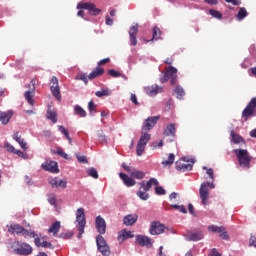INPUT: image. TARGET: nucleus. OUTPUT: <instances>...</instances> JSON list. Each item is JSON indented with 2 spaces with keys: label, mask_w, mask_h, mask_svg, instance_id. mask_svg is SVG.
Masks as SVG:
<instances>
[{
  "label": "nucleus",
  "mask_w": 256,
  "mask_h": 256,
  "mask_svg": "<svg viewBox=\"0 0 256 256\" xmlns=\"http://www.w3.org/2000/svg\"><path fill=\"white\" fill-rule=\"evenodd\" d=\"M236 159H238V164L243 169H251V161L253 157L249 154V151L245 149H234Z\"/></svg>",
  "instance_id": "1"
},
{
  "label": "nucleus",
  "mask_w": 256,
  "mask_h": 256,
  "mask_svg": "<svg viewBox=\"0 0 256 256\" xmlns=\"http://www.w3.org/2000/svg\"><path fill=\"white\" fill-rule=\"evenodd\" d=\"M76 221L78 222V239H81L83 237V233H85V225L87 224V221L85 220V209L84 208H78L76 211Z\"/></svg>",
  "instance_id": "2"
},
{
  "label": "nucleus",
  "mask_w": 256,
  "mask_h": 256,
  "mask_svg": "<svg viewBox=\"0 0 256 256\" xmlns=\"http://www.w3.org/2000/svg\"><path fill=\"white\" fill-rule=\"evenodd\" d=\"M170 80L171 85H176L177 83V68L173 66H168L165 68V73L162 78H160L161 83H167Z\"/></svg>",
  "instance_id": "3"
},
{
  "label": "nucleus",
  "mask_w": 256,
  "mask_h": 256,
  "mask_svg": "<svg viewBox=\"0 0 256 256\" xmlns=\"http://www.w3.org/2000/svg\"><path fill=\"white\" fill-rule=\"evenodd\" d=\"M149 141H151V134L147 132H142L136 146V153L138 157H141V155H143V153L145 152V147H147Z\"/></svg>",
  "instance_id": "4"
},
{
  "label": "nucleus",
  "mask_w": 256,
  "mask_h": 256,
  "mask_svg": "<svg viewBox=\"0 0 256 256\" xmlns=\"http://www.w3.org/2000/svg\"><path fill=\"white\" fill-rule=\"evenodd\" d=\"M209 187L210 189H215V184L213 182H204L200 186V199H202L204 205H209Z\"/></svg>",
  "instance_id": "5"
},
{
  "label": "nucleus",
  "mask_w": 256,
  "mask_h": 256,
  "mask_svg": "<svg viewBox=\"0 0 256 256\" xmlns=\"http://www.w3.org/2000/svg\"><path fill=\"white\" fill-rule=\"evenodd\" d=\"M15 245H17L18 248L14 249V253L16 255H31L33 253V247L27 243L16 241Z\"/></svg>",
  "instance_id": "6"
},
{
  "label": "nucleus",
  "mask_w": 256,
  "mask_h": 256,
  "mask_svg": "<svg viewBox=\"0 0 256 256\" xmlns=\"http://www.w3.org/2000/svg\"><path fill=\"white\" fill-rule=\"evenodd\" d=\"M255 110H256V99L252 98L242 112V117L244 121H248L249 117H253Z\"/></svg>",
  "instance_id": "7"
},
{
  "label": "nucleus",
  "mask_w": 256,
  "mask_h": 256,
  "mask_svg": "<svg viewBox=\"0 0 256 256\" xmlns=\"http://www.w3.org/2000/svg\"><path fill=\"white\" fill-rule=\"evenodd\" d=\"M50 91L55 99L61 101V88H59V79H57L55 76L51 78Z\"/></svg>",
  "instance_id": "8"
},
{
  "label": "nucleus",
  "mask_w": 256,
  "mask_h": 256,
  "mask_svg": "<svg viewBox=\"0 0 256 256\" xmlns=\"http://www.w3.org/2000/svg\"><path fill=\"white\" fill-rule=\"evenodd\" d=\"M77 9H87L90 13V15H99L101 13V9L95 7V4L90 2H80L77 5Z\"/></svg>",
  "instance_id": "9"
},
{
  "label": "nucleus",
  "mask_w": 256,
  "mask_h": 256,
  "mask_svg": "<svg viewBox=\"0 0 256 256\" xmlns=\"http://www.w3.org/2000/svg\"><path fill=\"white\" fill-rule=\"evenodd\" d=\"M160 116H152L148 117L143 126H142V133H145L144 131H151L155 125H157V122L159 121Z\"/></svg>",
  "instance_id": "10"
},
{
  "label": "nucleus",
  "mask_w": 256,
  "mask_h": 256,
  "mask_svg": "<svg viewBox=\"0 0 256 256\" xmlns=\"http://www.w3.org/2000/svg\"><path fill=\"white\" fill-rule=\"evenodd\" d=\"M149 232L150 235H161L162 233H165V225L161 222L154 221L150 225Z\"/></svg>",
  "instance_id": "11"
},
{
  "label": "nucleus",
  "mask_w": 256,
  "mask_h": 256,
  "mask_svg": "<svg viewBox=\"0 0 256 256\" xmlns=\"http://www.w3.org/2000/svg\"><path fill=\"white\" fill-rule=\"evenodd\" d=\"M31 85H32L31 90L26 91L24 93V97H25L26 101L29 103V105H34L35 100L33 99V97L35 96V85H37V80L32 79Z\"/></svg>",
  "instance_id": "12"
},
{
  "label": "nucleus",
  "mask_w": 256,
  "mask_h": 256,
  "mask_svg": "<svg viewBox=\"0 0 256 256\" xmlns=\"http://www.w3.org/2000/svg\"><path fill=\"white\" fill-rule=\"evenodd\" d=\"M41 167L44 169V171H49L50 173H59V167L55 161L46 160L44 163H42Z\"/></svg>",
  "instance_id": "13"
},
{
  "label": "nucleus",
  "mask_w": 256,
  "mask_h": 256,
  "mask_svg": "<svg viewBox=\"0 0 256 256\" xmlns=\"http://www.w3.org/2000/svg\"><path fill=\"white\" fill-rule=\"evenodd\" d=\"M49 184L53 189H59V187L61 189H67V180L59 179L57 177L51 178Z\"/></svg>",
  "instance_id": "14"
},
{
  "label": "nucleus",
  "mask_w": 256,
  "mask_h": 256,
  "mask_svg": "<svg viewBox=\"0 0 256 256\" xmlns=\"http://www.w3.org/2000/svg\"><path fill=\"white\" fill-rule=\"evenodd\" d=\"M208 231H211L212 233H219V236L222 239H229V235H227V232L225 231V227L221 226H215V225H210L208 227Z\"/></svg>",
  "instance_id": "15"
},
{
  "label": "nucleus",
  "mask_w": 256,
  "mask_h": 256,
  "mask_svg": "<svg viewBox=\"0 0 256 256\" xmlns=\"http://www.w3.org/2000/svg\"><path fill=\"white\" fill-rule=\"evenodd\" d=\"M96 229L100 235H105V232L107 231V223H105V219L101 216L96 217Z\"/></svg>",
  "instance_id": "16"
},
{
  "label": "nucleus",
  "mask_w": 256,
  "mask_h": 256,
  "mask_svg": "<svg viewBox=\"0 0 256 256\" xmlns=\"http://www.w3.org/2000/svg\"><path fill=\"white\" fill-rule=\"evenodd\" d=\"M13 118V110H8L6 112L0 111V122L2 125H9V122Z\"/></svg>",
  "instance_id": "17"
},
{
  "label": "nucleus",
  "mask_w": 256,
  "mask_h": 256,
  "mask_svg": "<svg viewBox=\"0 0 256 256\" xmlns=\"http://www.w3.org/2000/svg\"><path fill=\"white\" fill-rule=\"evenodd\" d=\"M119 177L123 181L124 185H126V187H133L137 183V181H135L132 176L129 177V175L123 172H120Z\"/></svg>",
  "instance_id": "18"
},
{
  "label": "nucleus",
  "mask_w": 256,
  "mask_h": 256,
  "mask_svg": "<svg viewBox=\"0 0 256 256\" xmlns=\"http://www.w3.org/2000/svg\"><path fill=\"white\" fill-rule=\"evenodd\" d=\"M8 227V233L11 235H21L25 231V227L20 224H10Z\"/></svg>",
  "instance_id": "19"
},
{
  "label": "nucleus",
  "mask_w": 256,
  "mask_h": 256,
  "mask_svg": "<svg viewBox=\"0 0 256 256\" xmlns=\"http://www.w3.org/2000/svg\"><path fill=\"white\" fill-rule=\"evenodd\" d=\"M205 237V235H203L202 231H197V232H187V241H201V239H203Z\"/></svg>",
  "instance_id": "20"
},
{
  "label": "nucleus",
  "mask_w": 256,
  "mask_h": 256,
  "mask_svg": "<svg viewBox=\"0 0 256 256\" xmlns=\"http://www.w3.org/2000/svg\"><path fill=\"white\" fill-rule=\"evenodd\" d=\"M137 219H139V216L137 214H128L124 217L123 223L127 227H131L132 225H135V223H137Z\"/></svg>",
  "instance_id": "21"
},
{
  "label": "nucleus",
  "mask_w": 256,
  "mask_h": 256,
  "mask_svg": "<svg viewBox=\"0 0 256 256\" xmlns=\"http://www.w3.org/2000/svg\"><path fill=\"white\" fill-rule=\"evenodd\" d=\"M136 243L141 247H151V238L143 235L136 236Z\"/></svg>",
  "instance_id": "22"
},
{
  "label": "nucleus",
  "mask_w": 256,
  "mask_h": 256,
  "mask_svg": "<svg viewBox=\"0 0 256 256\" xmlns=\"http://www.w3.org/2000/svg\"><path fill=\"white\" fill-rule=\"evenodd\" d=\"M145 91L147 95H149L150 97H155L157 93H163V87L154 85V86L145 88Z\"/></svg>",
  "instance_id": "23"
},
{
  "label": "nucleus",
  "mask_w": 256,
  "mask_h": 256,
  "mask_svg": "<svg viewBox=\"0 0 256 256\" xmlns=\"http://www.w3.org/2000/svg\"><path fill=\"white\" fill-rule=\"evenodd\" d=\"M153 185H159V181H157L155 178H150L146 184L145 182L140 183V187L143 189V191H151Z\"/></svg>",
  "instance_id": "24"
},
{
  "label": "nucleus",
  "mask_w": 256,
  "mask_h": 256,
  "mask_svg": "<svg viewBox=\"0 0 256 256\" xmlns=\"http://www.w3.org/2000/svg\"><path fill=\"white\" fill-rule=\"evenodd\" d=\"M137 31H139V26L137 24L130 28L129 35L131 45H137Z\"/></svg>",
  "instance_id": "25"
},
{
  "label": "nucleus",
  "mask_w": 256,
  "mask_h": 256,
  "mask_svg": "<svg viewBox=\"0 0 256 256\" xmlns=\"http://www.w3.org/2000/svg\"><path fill=\"white\" fill-rule=\"evenodd\" d=\"M177 171H191L193 169V165L186 164L185 160H180L176 162Z\"/></svg>",
  "instance_id": "26"
},
{
  "label": "nucleus",
  "mask_w": 256,
  "mask_h": 256,
  "mask_svg": "<svg viewBox=\"0 0 256 256\" xmlns=\"http://www.w3.org/2000/svg\"><path fill=\"white\" fill-rule=\"evenodd\" d=\"M103 73H105V69H103L102 67L97 66V67L88 75V79H90V81H93V79H97V77H101V75H103Z\"/></svg>",
  "instance_id": "27"
},
{
  "label": "nucleus",
  "mask_w": 256,
  "mask_h": 256,
  "mask_svg": "<svg viewBox=\"0 0 256 256\" xmlns=\"http://www.w3.org/2000/svg\"><path fill=\"white\" fill-rule=\"evenodd\" d=\"M133 237H135V235H133V232L122 230L118 235V241H120V243H123V241L127 239H133Z\"/></svg>",
  "instance_id": "28"
},
{
  "label": "nucleus",
  "mask_w": 256,
  "mask_h": 256,
  "mask_svg": "<svg viewBox=\"0 0 256 256\" xmlns=\"http://www.w3.org/2000/svg\"><path fill=\"white\" fill-rule=\"evenodd\" d=\"M60 229H61V222L56 221V222L52 223V225L48 229V233H52V235L55 237V236H57V233H59Z\"/></svg>",
  "instance_id": "29"
},
{
  "label": "nucleus",
  "mask_w": 256,
  "mask_h": 256,
  "mask_svg": "<svg viewBox=\"0 0 256 256\" xmlns=\"http://www.w3.org/2000/svg\"><path fill=\"white\" fill-rule=\"evenodd\" d=\"M175 124L171 123L167 125L166 129L164 130V136L165 137H175Z\"/></svg>",
  "instance_id": "30"
},
{
  "label": "nucleus",
  "mask_w": 256,
  "mask_h": 256,
  "mask_svg": "<svg viewBox=\"0 0 256 256\" xmlns=\"http://www.w3.org/2000/svg\"><path fill=\"white\" fill-rule=\"evenodd\" d=\"M46 117L49 119V121H52V123H57V112L51 110V108L47 110Z\"/></svg>",
  "instance_id": "31"
},
{
  "label": "nucleus",
  "mask_w": 256,
  "mask_h": 256,
  "mask_svg": "<svg viewBox=\"0 0 256 256\" xmlns=\"http://www.w3.org/2000/svg\"><path fill=\"white\" fill-rule=\"evenodd\" d=\"M130 176L132 179H145V172L133 169Z\"/></svg>",
  "instance_id": "32"
},
{
  "label": "nucleus",
  "mask_w": 256,
  "mask_h": 256,
  "mask_svg": "<svg viewBox=\"0 0 256 256\" xmlns=\"http://www.w3.org/2000/svg\"><path fill=\"white\" fill-rule=\"evenodd\" d=\"M74 113L75 115H77L78 117H87V111H85V109H83V107L76 105L74 107Z\"/></svg>",
  "instance_id": "33"
},
{
  "label": "nucleus",
  "mask_w": 256,
  "mask_h": 256,
  "mask_svg": "<svg viewBox=\"0 0 256 256\" xmlns=\"http://www.w3.org/2000/svg\"><path fill=\"white\" fill-rule=\"evenodd\" d=\"M58 129L60 133L66 137L71 145V143H73V139H71V136H69V130H67L63 125H58Z\"/></svg>",
  "instance_id": "34"
},
{
  "label": "nucleus",
  "mask_w": 256,
  "mask_h": 256,
  "mask_svg": "<svg viewBox=\"0 0 256 256\" xmlns=\"http://www.w3.org/2000/svg\"><path fill=\"white\" fill-rule=\"evenodd\" d=\"M173 163H175V154L173 153L169 154L168 160L162 161V165H164V167H171Z\"/></svg>",
  "instance_id": "35"
},
{
  "label": "nucleus",
  "mask_w": 256,
  "mask_h": 256,
  "mask_svg": "<svg viewBox=\"0 0 256 256\" xmlns=\"http://www.w3.org/2000/svg\"><path fill=\"white\" fill-rule=\"evenodd\" d=\"M230 135H231L232 142L235 143L236 145L239 143H243L244 141L243 137H241L239 134L232 131Z\"/></svg>",
  "instance_id": "36"
},
{
  "label": "nucleus",
  "mask_w": 256,
  "mask_h": 256,
  "mask_svg": "<svg viewBox=\"0 0 256 256\" xmlns=\"http://www.w3.org/2000/svg\"><path fill=\"white\" fill-rule=\"evenodd\" d=\"M86 173L89 177H92V179H99V173L97 172V169L94 167L88 168L86 170Z\"/></svg>",
  "instance_id": "37"
},
{
  "label": "nucleus",
  "mask_w": 256,
  "mask_h": 256,
  "mask_svg": "<svg viewBox=\"0 0 256 256\" xmlns=\"http://www.w3.org/2000/svg\"><path fill=\"white\" fill-rule=\"evenodd\" d=\"M143 188L140 187L139 191L136 193L137 197L141 199L142 201H147L149 199V194L145 190H141Z\"/></svg>",
  "instance_id": "38"
},
{
  "label": "nucleus",
  "mask_w": 256,
  "mask_h": 256,
  "mask_svg": "<svg viewBox=\"0 0 256 256\" xmlns=\"http://www.w3.org/2000/svg\"><path fill=\"white\" fill-rule=\"evenodd\" d=\"M96 245H97L98 248L108 246L107 242L105 241V238H103V236H101V235H98L96 237Z\"/></svg>",
  "instance_id": "39"
},
{
  "label": "nucleus",
  "mask_w": 256,
  "mask_h": 256,
  "mask_svg": "<svg viewBox=\"0 0 256 256\" xmlns=\"http://www.w3.org/2000/svg\"><path fill=\"white\" fill-rule=\"evenodd\" d=\"M96 97H109L111 95V90L109 89H102L95 93Z\"/></svg>",
  "instance_id": "40"
},
{
  "label": "nucleus",
  "mask_w": 256,
  "mask_h": 256,
  "mask_svg": "<svg viewBox=\"0 0 256 256\" xmlns=\"http://www.w3.org/2000/svg\"><path fill=\"white\" fill-rule=\"evenodd\" d=\"M175 93L177 95V99H183V97H185V90L181 86H177L175 88Z\"/></svg>",
  "instance_id": "41"
},
{
  "label": "nucleus",
  "mask_w": 256,
  "mask_h": 256,
  "mask_svg": "<svg viewBox=\"0 0 256 256\" xmlns=\"http://www.w3.org/2000/svg\"><path fill=\"white\" fill-rule=\"evenodd\" d=\"M97 137H98V141H100V143H107V136L105 135L103 130L97 131Z\"/></svg>",
  "instance_id": "42"
},
{
  "label": "nucleus",
  "mask_w": 256,
  "mask_h": 256,
  "mask_svg": "<svg viewBox=\"0 0 256 256\" xmlns=\"http://www.w3.org/2000/svg\"><path fill=\"white\" fill-rule=\"evenodd\" d=\"M98 251H100V253L103 256L111 255V250L109 249V246H102V247L98 248Z\"/></svg>",
  "instance_id": "43"
},
{
  "label": "nucleus",
  "mask_w": 256,
  "mask_h": 256,
  "mask_svg": "<svg viewBox=\"0 0 256 256\" xmlns=\"http://www.w3.org/2000/svg\"><path fill=\"white\" fill-rule=\"evenodd\" d=\"M247 17V10L245 8H241L237 14L238 21H243V18Z\"/></svg>",
  "instance_id": "44"
},
{
  "label": "nucleus",
  "mask_w": 256,
  "mask_h": 256,
  "mask_svg": "<svg viewBox=\"0 0 256 256\" xmlns=\"http://www.w3.org/2000/svg\"><path fill=\"white\" fill-rule=\"evenodd\" d=\"M95 102H93V100H91L89 103H88V111L90 113V115H93V113H97V110L95 109Z\"/></svg>",
  "instance_id": "45"
},
{
  "label": "nucleus",
  "mask_w": 256,
  "mask_h": 256,
  "mask_svg": "<svg viewBox=\"0 0 256 256\" xmlns=\"http://www.w3.org/2000/svg\"><path fill=\"white\" fill-rule=\"evenodd\" d=\"M160 37H161V29H159L158 27H154L153 39H155L157 41V39H159Z\"/></svg>",
  "instance_id": "46"
},
{
  "label": "nucleus",
  "mask_w": 256,
  "mask_h": 256,
  "mask_svg": "<svg viewBox=\"0 0 256 256\" xmlns=\"http://www.w3.org/2000/svg\"><path fill=\"white\" fill-rule=\"evenodd\" d=\"M48 202L50 203V205L57 206V197H55V194H50L48 196Z\"/></svg>",
  "instance_id": "47"
},
{
  "label": "nucleus",
  "mask_w": 256,
  "mask_h": 256,
  "mask_svg": "<svg viewBox=\"0 0 256 256\" xmlns=\"http://www.w3.org/2000/svg\"><path fill=\"white\" fill-rule=\"evenodd\" d=\"M108 75H110V77H114V78H118V77L122 76L121 72L113 70V69L108 71Z\"/></svg>",
  "instance_id": "48"
},
{
  "label": "nucleus",
  "mask_w": 256,
  "mask_h": 256,
  "mask_svg": "<svg viewBox=\"0 0 256 256\" xmlns=\"http://www.w3.org/2000/svg\"><path fill=\"white\" fill-rule=\"evenodd\" d=\"M210 15L213 16L215 19H221V17H223V15L221 14V12L217 11V10H210L209 11Z\"/></svg>",
  "instance_id": "49"
},
{
  "label": "nucleus",
  "mask_w": 256,
  "mask_h": 256,
  "mask_svg": "<svg viewBox=\"0 0 256 256\" xmlns=\"http://www.w3.org/2000/svg\"><path fill=\"white\" fill-rule=\"evenodd\" d=\"M54 153H56V155H59L63 159H67V157H68L67 153H65V151H63V148H57V150Z\"/></svg>",
  "instance_id": "50"
},
{
  "label": "nucleus",
  "mask_w": 256,
  "mask_h": 256,
  "mask_svg": "<svg viewBox=\"0 0 256 256\" xmlns=\"http://www.w3.org/2000/svg\"><path fill=\"white\" fill-rule=\"evenodd\" d=\"M203 170L206 171L207 175H209L210 179L213 181V179H215V176H214V172H213V169L210 168V169H207V166H204L203 167Z\"/></svg>",
  "instance_id": "51"
},
{
  "label": "nucleus",
  "mask_w": 256,
  "mask_h": 256,
  "mask_svg": "<svg viewBox=\"0 0 256 256\" xmlns=\"http://www.w3.org/2000/svg\"><path fill=\"white\" fill-rule=\"evenodd\" d=\"M155 193H156V195H165L166 191H165L164 187L157 186L155 188Z\"/></svg>",
  "instance_id": "52"
},
{
  "label": "nucleus",
  "mask_w": 256,
  "mask_h": 256,
  "mask_svg": "<svg viewBox=\"0 0 256 256\" xmlns=\"http://www.w3.org/2000/svg\"><path fill=\"white\" fill-rule=\"evenodd\" d=\"M79 163L87 164L89 163V160H87V156H81L79 154L76 155Z\"/></svg>",
  "instance_id": "53"
},
{
  "label": "nucleus",
  "mask_w": 256,
  "mask_h": 256,
  "mask_svg": "<svg viewBox=\"0 0 256 256\" xmlns=\"http://www.w3.org/2000/svg\"><path fill=\"white\" fill-rule=\"evenodd\" d=\"M59 237L60 239H71L73 237V233L71 232L61 233Z\"/></svg>",
  "instance_id": "54"
},
{
  "label": "nucleus",
  "mask_w": 256,
  "mask_h": 256,
  "mask_svg": "<svg viewBox=\"0 0 256 256\" xmlns=\"http://www.w3.org/2000/svg\"><path fill=\"white\" fill-rule=\"evenodd\" d=\"M6 151H8L9 153H15V147L13 145H11L10 143H6L4 145Z\"/></svg>",
  "instance_id": "55"
},
{
  "label": "nucleus",
  "mask_w": 256,
  "mask_h": 256,
  "mask_svg": "<svg viewBox=\"0 0 256 256\" xmlns=\"http://www.w3.org/2000/svg\"><path fill=\"white\" fill-rule=\"evenodd\" d=\"M41 247L44 249H53V244H51V242L43 241Z\"/></svg>",
  "instance_id": "56"
},
{
  "label": "nucleus",
  "mask_w": 256,
  "mask_h": 256,
  "mask_svg": "<svg viewBox=\"0 0 256 256\" xmlns=\"http://www.w3.org/2000/svg\"><path fill=\"white\" fill-rule=\"evenodd\" d=\"M13 139H14V141H17V143H19V144H20V142L23 141V139H22L21 136L19 135V132L14 133Z\"/></svg>",
  "instance_id": "57"
},
{
  "label": "nucleus",
  "mask_w": 256,
  "mask_h": 256,
  "mask_svg": "<svg viewBox=\"0 0 256 256\" xmlns=\"http://www.w3.org/2000/svg\"><path fill=\"white\" fill-rule=\"evenodd\" d=\"M188 211L190 215L195 216V208L193 207V204H188Z\"/></svg>",
  "instance_id": "58"
},
{
  "label": "nucleus",
  "mask_w": 256,
  "mask_h": 256,
  "mask_svg": "<svg viewBox=\"0 0 256 256\" xmlns=\"http://www.w3.org/2000/svg\"><path fill=\"white\" fill-rule=\"evenodd\" d=\"M209 256H222L221 253H219V251H217L216 248H213L209 254Z\"/></svg>",
  "instance_id": "59"
},
{
  "label": "nucleus",
  "mask_w": 256,
  "mask_h": 256,
  "mask_svg": "<svg viewBox=\"0 0 256 256\" xmlns=\"http://www.w3.org/2000/svg\"><path fill=\"white\" fill-rule=\"evenodd\" d=\"M130 101H132L134 105H139V101H137V96L135 94H131Z\"/></svg>",
  "instance_id": "60"
},
{
  "label": "nucleus",
  "mask_w": 256,
  "mask_h": 256,
  "mask_svg": "<svg viewBox=\"0 0 256 256\" xmlns=\"http://www.w3.org/2000/svg\"><path fill=\"white\" fill-rule=\"evenodd\" d=\"M249 245H250L251 247H256V237H255V236H252V237L250 238Z\"/></svg>",
  "instance_id": "61"
},
{
  "label": "nucleus",
  "mask_w": 256,
  "mask_h": 256,
  "mask_svg": "<svg viewBox=\"0 0 256 256\" xmlns=\"http://www.w3.org/2000/svg\"><path fill=\"white\" fill-rule=\"evenodd\" d=\"M19 145H20L21 149H24V151H27V149H28L27 142L22 140Z\"/></svg>",
  "instance_id": "62"
},
{
  "label": "nucleus",
  "mask_w": 256,
  "mask_h": 256,
  "mask_svg": "<svg viewBox=\"0 0 256 256\" xmlns=\"http://www.w3.org/2000/svg\"><path fill=\"white\" fill-rule=\"evenodd\" d=\"M226 3H232V5H241V1L239 0H225Z\"/></svg>",
  "instance_id": "63"
},
{
  "label": "nucleus",
  "mask_w": 256,
  "mask_h": 256,
  "mask_svg": "<svg viewBox=\"0 0 256 256\" xmlns=\"http://www.w3.org/2000/svg\"><path fill=\"white\" fill-rule=\"evenodd\" d=\"M178 211H180V213H187V208H185L183 205H180L178 208Z\"/></svg>",
  "instance_id": "64"
}]
</instances>
